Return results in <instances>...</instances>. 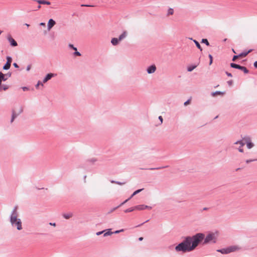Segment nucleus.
Listing matches in <instances>:
<instances>
[{"label": "nucleus", "mask_w": 257, "mask_h": 257, "mask_svg": "<svg viewBox=\"0 0 257 257\" xmlns=\"http://www.w3.org/2000/svg\"><path fill=\"white\" fill-rule=\"evenodd\" d=\"M203 239V244L215 243L217 240V235L214 233H210L205 237L204 234L198 233L192 236H186L176 246L175 249L177 252H190L194 250Z\"/></svg>", "instance_id": "f257e3e1"}, {"label": "nucleus", "mask_w": 257, "mask_h": 257, "mask_svg": "<svg viewBox=\"0 0 257 257\" xmlns=\"http://www.w3.org/2000/svg\"><path fill=\"white\" fill-rule=\"evenodd\" d=\"M240 249V247L238 245H232L226 248H223L217 250V251L222 254H228L230 252H235Z\"/></svg>", "instance_id": "f03ea898"}, {"label": "nucleus", "mask_w": 257, "mask_h": 257, "mask_svg": "<svg viewBox=\"0 0 257 257\" xmlns=\"http://www.w3.org/2000/svg\"><path fill=\"white\" fill-rule=\"evenodd\" d=\"M16 206L14 208L13 211L11 215L10 221L13 226L16 225Z\"/></svg>", "instance_id": "7ed1b4c3"}, {"label": "nucleus", "mask_w": 257, "mask_h": 257, "mask_svg": "<svg viewBox=\"0 0 257 257\" xmlns=\"http://www.w3.org/2000/svg\"><path fill=\"white\" fill-rule=\"evenodd\" d=\"M135 208H136V210H143L145 209H149L151 210L152 209V207L144 204L142 205H139L135 206Z\"/></svg>", "instance_id": "20e7f679"}, {"label": "nucleus", "mask_w": 257, "mask_h": 257, "mask_svg": "<svg viewBox=\"0 0 257 257\" xmlns=\"http://www.w3.org/2000/svg\"><path fill=\"white\" fill-rule=\"evenodd\" d=\"M57 75V74L50 73L46 75L45 78L43 80V83H45L48 80H50L52 77H55Z\"/></svg>", "instance_id": "39448f33"}, {"label": "nucleus", "mask_w": 257, "mask_h": 257, "mask_svg": "<svg viewBox=\"0 0 257 257\" xmlns=\"http://www.w3.org/2000/svg\"><path fill=\"white\" fill-rule=\"evenodd\" d=\"M156 69L157 68L155 65L153 64L148 67L147 69V72L148 74H152L156 71Z\"/></svg>", "instance_id": "423d86ee"}, {"label": "nucleus", "mask_w": 257, "mask_h": 257, "mask_svg": "<svg viewBox=\"0 0 257 257\" xmlns=\"http://www.w3.org/2000/svg\"><path fill=\"white\" fill-rule=\"evenodd\" d=\"M11 76V73H8L7 74H3L2 72H0V78L3 80L4 81H6Z\"/></svg>", "instance_id": "0eeeda50"}, {"label": "nucleus", "mask_w": 257, "mask_h": 257, "mask_svg": "<svg viewBox=\"0 0 257 257\" xmlns=\"http://www.w3.org/2000/svg\"><path fill=\"white\" fill-rule=\"evenodd\" d=\"M234 144L236 145H239V147L238 148V150L239 152L242 153L243 152V150L242 149V147L244 145V143L243 142V141H238L236 142Z\"/></svg>", "instance_id": "6e6552de"}, {"label": "nucleus", "mask_w": 257, "mask_h": 257, "mask_svg": "<svg viewBox=\"0 0 257 257\" xmlns=\"http://www.w3.org/2000/svg\"><path fill=\"white\" fill-rule=\"evenodd\" d=\"M55 24L56 22L54 20L52 19H50L47 25L48 30L50 31Z\"/></svg>", "instance_id": "1a4fd4ad"}, {"label": "nucleus", "mask_w": 257, "mask_h": 257, "mask_svg": "<svg viewBox=\"0 0 257 257\" xmlns=\"http://www.w3.org/2000/svg\"><path fill=\"white\" fill-rule=\"evenodd\" d=\"M244 140H245L246 146L248 149H250L254 146L253 144L250 141V140L249 138H246Z\"/></svg>", "instance_id": "9d476101"}, {"label": "nucleus", "mask_w": 257, "mask_h": 257, "mask_svg": "<svg viewBox=\"0 0 257 257\" xmlns=\"http://www.w3.org/2000/svg\"><path fill=\"white\" fill-rule=\"evenodd\" d=\"M119 42V40H118V39L116 38H113L111 40V43L113 46H116V45H118Z\"/></svg>", "instance_id": "9b49d317"}, {"label": "nucleus", "mask_w": 257, "mask_h": 257, "mask_svg": "<svg viewBox=\"0 0 257 257\" xmlns=\"http://www.w3.org/2000/svg\"><path fill=\"white\" fill-rule=\"evenodd\" d=\"M62 215L64 218H65L66 219H68L73 216V213H71V212L64 213V214H63Z\"/></svg>", "instance_id": "f8f14e48"}, {"label": "nucleus", "mask_w": 257, "mask_h": 257, "mask_svg": "<svg viewBox=\"0 0 257 257\" xmlns=\"http://www.w3.org/2000/svg\"><path fill=\"white\" fill-rule=\"evenodd\" d=\"M39 4H44V5H50V2L49 1H45V0H36V1Z\"/></svg>", "instance_id": "ddd939ff"}, {"label": "nucleus", "mask_w": 257, "mask_h": 257, "mask_svg": "<svg viewBox=\"0 0 257 257\" xmlns=\"http://www.w3.org/2000/svg\"><path fill=\"white\" fill-rule=\"evenodd\" d=\"M8 39L12 46H16V41L13 38L11 37H9Z\"/></svg>", "instance_id": "4468645a"}, {"label": "nucleus", "mask_w": 257, "mask_h": 257, "mask_svg": "<svg viewBox=\"0 0 257 257\" xmlns=\"http://www.w3.org/2000/svg\"><path fill=\"white\" fill-rule=\"evenodd\" d=\"M127 36V33L126 31H124L118 37L119 41L124 39Z\"/></svg>", "instance_id": "2eb2a0df"}, {"label": "nucleus", "mask_w": 257, "mask_h": 257, "mask_svg": "<svg viewBox=\"0 0 257 257\" xmlns=\"http://www.w3.org/2000/svg\"><path fill=\"white\" fill-rule=\"evenodd\" d=\"M225 92H222V91H216L215 92H212L211 95L212 96H215L216 95H223V94H224Z\"/></svg>", "instance_id": "dca6fc26"}, {"label": "nucleus", "mask_w": 257, "mask_h": 257, "mask_svg": "<svg viewBox=\"0 0 257 257\" xmlns=\"http://www.w3.org/2000/svg\"><path fill=\"white\" fill-rule=\"evenodd\" d=\"M241 66H240L239 65H238V64H236L233 63H231L230 64V67L232 68H235V69H240L241 68Z\"/></svg>", "instance_id": "f3484780"}, {"label": "nucleus", "mask_w": 257, "mask_h": 257, "mask_svg": "<svg viewBox=\"0 0 257 257\" xmlns=\"http://www.w3.org/2000/svg\"><path fill=\"white\" fill-rule=\"evenodd\" d=\"M22 229V227L21 219L17 218V229L21 230Z\"/></svg>", "instance_id": "a211bd4d"}, {"label": "nucleus", "mask_w": 257, "mask_h": 257, "mask_svg": "<svg viewBox=\"0 0 257 257\" xmlns=\"http://www.w3.org/2000/svg\"><path fill=\"white\" fill-rule=\"evenodd\" d=\"M251 51H252L251 49L249 50L247 52H244L241 53L240 54H239V56L240 57H245L248 53H249Z\"/></svg>", "instance_id": "6ab92c4d"}, {"label": "nucleus", "mask_w": 257, "mask_h": 257, "mask_svg": "<svg viewBox=\"0 0 257 257\" xmlns=\"http://www.w3.org/2000/svg\"><path fill=\"white\" fill-rule=\"evenodd\" d=\"M16 117V114L15 110H13L11 119V123H12L14 121Z\"/></svg>", "instance_id": "aec40b11"}, {"label": "nucleus", "mask_w": 257, "mask_h": 257, "mask_svg": "<svg viewBox=\"0 0 257 257\" xmlns=\"http://www.w3.org/2000/svg\"><path fill=\"white\" fill-rule=\"evenodd\" d=\"M110 229H107L106 230L107 231L106 232H104V233L103 234V236H108V235H111L112 233H113V232H111L110 231Z\"/></svg>", "instance_id": "412c9836"}, {"label": "nucleus", "mask_w": 257, "mask_h": 257, "mask_svg": "<svg viewBox=\"0 0 257 257\" xmlns=\"http://www.w3.org/2000/svg\"><path fill=\"white\" fill-rule=\"evenodd\" d=\"M144 189H138L136 191H135L133 194L130 197V198H132L133 196H134L135 195H137V194H138L139 193L141 192Z\"/></svg>", "instance_id": "4be33fe9"}, {"label": "nucleus", "mask_w": 257, "mask_h": 257, "mask_svg": "<svg viewBox=\"0 0 257 257\" xmlns=\"http://www.w3.org/2000/svg\"><path fill=\"white\" fill-rule=\"evenodd\" d=\"M197 67V65H192V66H188L187 67V70L189 72H191L196 67Z\"/></svg>", "instance_id": "5701e85b"}, {"label": "nucleus", "mask_w": 257, "mask_h": 257, "mask_svg": "<svg viewBox=\"0 0 257 257\" xmlns=\"http://www.w3.org/2000/svg\"><path fill=\"white\" fill-rule=\"evenodd\" d=\"M193 42H194V43L195 44L196 47L199 49H200V51H202V48L200 45V44L199 43V42L198 41H197L196 40H193Z\"/></svg>", "instance_id": "b1692460"}, {"label": "nucleus", "mask_w": 257, "mask_h": 257, "mask_svg": "<svg viewBox=\"0 0 257 257\" xmlns=\"http://www.w3.org/2000/svg\"><path fill=\"white\" fill-rule=\"evenodd\" d=\"M11 66V64L6 63L5 65L3 66V69L7 70L10 69Z\"/></svg>", "instance_id": "393cba45"}, {"label": "nucleus", "mask_w": 257, "mask_h": 257, "mask_svg": "<svg viewBox=\"0 0 257 257\" xmlns=\"http://www.w3.org/2000/svg\"><path fill=\"white\" fill-rule=\"evenodd\" d=\"M174 14V10L172 8H169L168 10L167 16L172 15Z\"/></svg>", "instance_id": "a878e982"}, {"label": "nucleus", "mask_w": 257, "mask_h": 257, "mask_svg": "<svg viewBox=\"0 0 257 257\" xmlns=\"http://www.w3.org/2000/svg\"><path fill=\"white\" fill-rule=\"evenodd\" d=\"M240 70L243 71L244 73H248V70L247 69V68L246 67H245L244 66H241Z\"/></svg>", "instance_id": "bb28decb"}, {"label": "nucleus", "mask_w": 257, "mask_h": 257, "mask_svg": "<svg viewBox=\"0 0 257 257\" xmlns=\"http://www.w3.org/2000/svg\"><path fill=\"white\" fill-rule=\"evenodd\" d=\"M135 209H136V208H135V207H132V208H130L128 209H127L125 210L124 212L125 213L130 212H132V211H134Z\"/></svg>", "instance_id": "cd10ccee"}, {"label": "nucleus", "mask_w": 257, "mask_h": 257, "mask_svg": "<svg viewBox=\"0 0 257 257\" xmlns=\"http://www.w3.org/2000/svg\"><path fill=\"white\" fill-rule=\"evenodd\" d=\"M201 43H205L207 46L209 45V43L206 39H202Z\"/></svg>", "instance_id": "c85d7f7f"}, {"label": "nucleus", "mask_w": 257, "mask_h": 257, "mask_svg": "<svg viewBox=\"0 0 257 257\" xmlns=\"http://www.w3.org/2000/svg\"><path fill=\"white\" fill-rule=\"evenodd\" d=\"M40 85L43 86V82H42L41 81H38V82L37 84L36 85L35 87L37 89H38Z\"/></svg>", "instance_id": "c756f323"}, {"label": "nucleus", "mask_w": 257, "mask_h": 257, "mask_svg": "<svg viewBox=\"0 0 257 257\" xmlns=\"http://www.w3.org/2000/svg\"><path fill=\"white\" fill-rule=\"evenodd\" d=\"M12 61V59L11 57H10V56L7 57V62L6 63H10L11 64Z\"/></svg>", "instance_id": "7c9ffc66"}, {"label": "nucleus", "mask_w": 257, "mask_h": 257, "mask_svg": "<svg viewBox=\"0 0 257 257\" xmlns=\"http://www.w3.org/2000/svg\"><path fill=\"white\" fill-rule=\"evenodd\" d=\"M69 47L70 48H72V49H73L75 51H76L77 50V48L76 47H75L72 44H69L68 45Z\"/></svg>", "instance_id": "2f4dec72"}, {"label": "nucleus", "mask_w": 257, "mask_h": 257, "mask_svg": "<svg viewBox=\"0 0 257 257\" xmlns=\"http://www.w3.org/2000/svg\"><path fill=\"white\" fill-rule=\"evenodd\" d=\"M209 58L210 59L209 65H211L213 61V57L211 54L209 55Z\"/></svg>", "instance_id": "473e14b6"}, {"label": "nucleus", "mask_w": 257, "mask_h": 257, "mask_svg": "<svg viewBox=\"0 0 257 257\" xmlns=\"http://www.w3.org/2000/svg\"><path fill=\"white\" fill-rule=\"evenodd\" d=\"M74 55L75 56H81L80 53L78 51H77V50L75 51V52L74 53Z\"/></svg>", "instance_id": "72a5a7b5"}, {"label": "nucleus", "mask_w": 257, "mask_h": 257, "mask_svg": "<svg viewBox=\"0 0 257 257\" xmlns=\"http://www.w3.org/2000/svg\"><path fill=\"white\" fill-rule=\"evenodd\" d=\"M256 160H255V159H253V160L250 159V160H246L245 162H246V163L247 164H248V163H250V162H253V161H256Z\"/></svg>", "instance_id": "f704fd0d"}, {"label": "nucleus", "mask_w": 257, "mask_h": 257, "mask_svg": "<svg viewBox=\"0 0 257 257\" xmlns=\"http://www.w3.org/2000/svg\"><path fill=\"white\" fill-rule=\"evenodd\" d=\"M130 197L129 198H128L127 199L125 200L124 201H123L122 203H121L118 206L120 207V206L123 205L124 204H125V203H126L130 199Z\"/></svg>", "instance_id": "c9c22d12"}, {"label": "nucleus", "mask_w": 257, "mask_h": 257, "mask_svg": "<svg viewBox=\"0 0 257 257\" xmlns=\"http://www.w3.org/2000/svg\"><path fill=\"white\" fill-rule=\"evenodd\" d=\"M238 57H240L239 55H234V56H233V58H232V61H235L236 60V59L237 58H238Z\"/></svg>", "instance_id": "e433bc0d"}, {"label": "nucleus", "mask_w": 257, "mask_h": 257, "mask_svg": "<svg viewBox=\"0 0 257 257\" xmlns=\"http://www.w3.org/2000/svg\"><path fill=\"white\" fill-rule=\"evenodd\" d=\"M106 230H103V231H99V232H96V234L97 235H99L101 234H102L103 233H104Z\"/></svg>", "instance_id": "4c0bfd02"}, {"label": "nucleus", "mask_w": 257, "mask_h": 257, "mask_svg": "<svg viewBox=\"0 0 257 257\" xmlns=\"http://www.w3.org/2000/svg\"><path fill=\"white\" fill-rule=\"evenodd\" d=\"M125 183V182H119V181L116 182V184H118V185H124Z\"/></svg>", "instance_id": "58836bf2"}, {"label": "nucleus", "mask_w": 257, "mask_h": 257, "mask_svg": "<svg viewBox=\"0 0 257 257\" xmlns=\"http://www.w3.org/2000/svg\"><path fill=\"white\" fill-rule=\"evenodd\" d=\"M227 83L229 86H231L233 83V81L232 80H229L227 82Z\"/></svg>", "instance_id": "ea45409f"}, {"label": "nucleus", "mask_w": 257, "mask_h": 257, "mask_svg": "<svg viewBox=\"0 0 257 257\" xmlns=\"http://www.w3.org/2000/svg\"><path fill=\"white\" fill-rule=\"evenodd\" d=\"M189 103H190V100L189 99L184 102V105L186 106V105L189 104Z\"/></svg>", "instance_id": "a19ab883"}, {"label": "nucleus", "mask_w": 257, "mask_h": 257, "mask_svg": "<svg viewBox=\"0 0 257 257\" xmlns=\"http://www.w3.org/2000/svg\"><path fill=\"white\" fill-rule=\"evenodd\" d=\"M118 207H119V206H117V207H115V208H113V209H111V210L109 212V213L112 212L113 211H114L115 209H117V208H118Z\"/></svg>", "instance_id": "79ce46f5"}, {"label": "nucleus", "mask_w": 257, "mask_h": 257, "mask_svg": "<svg viewBox=\"0 0 257 257\" xmlns=\"http://www.w3.org/2000/svg\"><path fill=\"white\" fill-rule=\"evenodd\" d=\"M123 231V229H121V230H116V231H114L113 233H116H116H119V232H122V231Z\"/></svg>", "instance_id": "37998d69"}, {"label": "nucleus", "mask_w": 257, "mask_h": 257, "mask_svg": "<svg viewBox=\"0 0 257 257\" xmlns=\"http://www.w3.org/2000/svg\"><path fill=\"white\" fill-rule=\"evenodd\" d=\"M225 73H226V74L228 76H229V77H232V75L231 73H229V72H225Z\"/></svg>", "instance_id": "c03bdc74"}, {"label": "nucleus", "mask_w": 257, "mask_h": 257, "mask_svg": "<svg viewBox=\"0 0 257 257\" xmlns=\"http://www.w3.org/2000/svg\"><path fill=\"white\" fill-rule=\"evenodd\" d=\"M166 167H163L162 168H150V170H156V169H161V168H165Z\"/></svg>", "instance_id": "a18cd8bd"}, {"label": "nucleus", "mask_w": 257, "mask_h": 257, "mask_svg": "<svg viewBox=\"0 0 257 257\" xmlns=\"http://www.w3.org/2000/svg\"><path fill=\"white\" fill-rule=\"evenodd\" d=\"M31 66L30 65H29L27 67V71H29L31 69Z\"/></svg>", "instance_id": "49530a36"}, {"label": "nucleus", "mask_w": 257, "mask_h": 257, "mask_svg": "<svg viewBox=\"0 0 257 257\" xmlns=\"http://www.w3.org/2000/svg\"><path fill=\"white\" fill-rule=\"evenodd\" d=\"M159 120L161 121V123H162V122H163V119L162 116H160L159 117Z\"/></svg>", "instance_id": "de8ad7c7"}, {"label": "nucleus", "mask_w": 257, "mask_h": 257, "mask_svg": "<svg viewBox=\"0 0 257 257\" xmlns=\"http://www.w3.org/2000/svg\"><path fill=\"white\" fill-rule=\"evenodd\" d=\"M253 65L255 68H257V61L254 62Z\"/></svg>", "instance_id": "09e8293b"}, {"label": "nucleus", "mask_w": 257, "mask_h": 257, "mask_svg": "<svg viewBox=\"0 0 257 257\" xmlns=\"http://www.w3.org/2000/svg\"><path fill=\"white\" fill-rule=\"evenodd\" d=\"M22 89L24 91H26L29 89L27 87H22Z\"/></svg>", "instance_id": "8fccbe9b"}, {"label": "nucleus", "mask_w": 257, "mask_h": 257, "mask_svg": "<svg viewBox=\"0 0 257 257\" xmlns=\"http://www.w3.org/2000/svg\"><path fill=\"white\" fill-rule=\"evenodd\" d=\"M50 225H52V226H56V223H52V222H50L49 223Z\"/></svg>", "instance_id": "3c124183"}, {"label": "nucleus", "mask_w": 257, "mask_h": 257, "mask_svg": "<svg viewBox=\"0 0 257 257\" xmlns=\"http://www.w3.org/2000/svg\"><path fill=\"white\" fill-rule=\"evenodd\" d=\"M40 26H44V27L45 26V23L42 22V23H41L40 24Z\"/></svg>", "instance_id": "603ef678"}, {"label": "nucleus", "mask_w": 257, "mask_h": 257, "mask_svg": "<svg viewBox=\"0 0 257 257\" xmlns=\"http://www.w3.org/2000/svg\"><path fill=\"white\" fill-rule=\"evenodd\" d=\"M3 81V79H2L1 78H0V87H2V82Z\"/></svg>", "instance_id": "864d4df0"}, {"label": "nucleus", "mask_w": 257, "mask_h": 257, "mask_svg": "<svg viewBox=\"0 0 257 257\" xmlns=\"http://www.w3.org/2000/svg\"><path fill=\"white\" fill-rule=\"evenodd\" d=\"M82 7H91V6L90 5H82Z\"/></svg>", "instance_id": "5fc2aeb1"}, {"label": "nucleus", "mask_w": 257, "mask_h": 257, "mask_svg": "<svg viewBox=\"0 0 257 257\" xmlns=\"http://www.w3.org/2000/svg\"><path fill=\"white\" fill-rule=\"evenodd\" d=\"M139 240L140 241H142L143 240V237H140L139 238Z\"/></svg>", "instance_id": "6e6d98bb"}, {"label": "nucleus", "mask_w": 257, "mask_h": 257, "mask_svg": "<svg viewBox=\"0 0 257 257\" xmlns=\"http://www.w3.org/2000/svg\"><path fill=\"white\" fill-rule=\"evenodd\" d=\"M110 182H111V183H115L116 184V181H114V180H111Z\"/></svg>", "instance_id": "4d7b16f0"}, {"label": "nucleus", "mask_w": 257, "mask_h": 257, "mask_svg": "<svg viewBox=\"0 0 257 257\" xmlns=\"http://www.w3.org/2000/svg\"><path fill=\"white\" fill-rule=\"evenodd\" d=\"M22 111H23V108L21 107V108L20 109L19 113H21Z\"/></svg>", "instance_id": "13d9d810"}, {"label": "nucleus", "mask_w": 257, "mask_h": 257, "mask_svg": "<svg viewBox=\"0 0 257 257\" xmlns=\"http://www.w3.org/2000/svg\"><path fill=\"white\" fill-rule=\"evenodd\" d=\"M13 66H14L15 68H16V62H15V63H13Z\"/></svg>", "instance_id": "bf43d9fd"}, {"label": "nucleus", "mask_w": 257, "mask_h": 257, "mask_svg": "<svg viewBox=\"0 0 257 257\" xmlns=\"http://www.w3.org/2000/svg\"><path fill=\"white\" fill-rule=\"evenodd\" d=\"M3 88H4V89L5 90H6V89H8V87H7V86H4Z\"/></svg>", "instance_id": "052dcab7"}, {"label": "nucleus", "mask_w": 257, "mask_h": 257, "mask_svg": "<svg viewBox=\"0 0 257 257\" xmlns=\"http://www.w3.org/2000/svg\"><path fill=\"white\" fill-rule=\"evenodd\" d=\"M40 8H41V6H40V5H39V6H38V9H40Z\"/></svg>", "instance_id": "680f3d73"}, {"label": "nucleus", "mask_w": 257, "mask_h": 257, "mask_svg": "<svg viewBox=\"0 0 257 257\" xmlns=\"http://www.w3.org/2000/svg\"><path fill=\"white\" fill-rule=\"evenodd\" d=\"M91 161H92V162H95V161H96V160L92 159V160H91Z\"/></svg>", "instance_id": "e2e57ef3"}, {"label": "nucleus", "mask_w": 257, "mask_h": 257, "mask_svg": "<svg viewBox=\"0 0 257 257\" xmlns=\"http://www.w3.org/2000/svg\"><path fill=\"white\" fill-rule=\"evenodd\" d=\"M26 26H27V27H29V25H28V24H26Z\"/></svg>", "instance_id": "0e129e2a"}, {"label": "nucleus", "mask_w": 257, "mask_h": 257, "mask_svg": "<svg viewBox=\"0 0 257 257\" xmlns=\"http://www.w3.org/2000/svg\"><path fill=\"white\" fill-rule=\"evenodd\" d=\"M232 51H233V53H236V52H235V51L233 49H232Z\"/></svg>", "instance_id": "69168bd1"}, {"label": "nucleus", "mask_w": 257, "mask_h": 257, "mask_svg": "<svg viewBox=\"0 0 257 257\" xmlns=\"http://www.w3.org/2000/svg\"><path fill=\"white\" fill-rule=\"evenodd\" d=\"M2 31L1 30H0V35L2 34Z\"/></svg>", "instance_id": "338daca9"}, {"label": "nucleus", "mask_w": 257, "mask_h": 257, "mask_svg": "<svg viewBox=\"0 0 257 257\" xmlns=\"http://www.w3.org/2000/svg\"><path fill=\"white\" fill-rule=\"evenodd\" d=\"M206 209H207V208H204V210H206Z\"/></svg>", "instance_id": "774afa93"}]
</instances>
